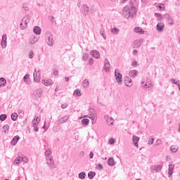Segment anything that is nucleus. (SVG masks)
<instances>
[{"instance_id": "obj_1", "label": "nucleus", "mask_w": 180, "mask_h": 180, "mask_svg": "<svg viewBox=\"0 0 180 180\" xmlns=\"http://www.w3.org/2000/svg\"><path fill=\"white\" fill-rule=\"evenodd\" d=\"M46 164L50 167V168H54V160H53V156H51V150H46L45 151Z\"/></svg>"}, {"instance_id": "obj_2", "label": "nucleus", "mask_w": 180, "mask_h": 180, "mask_svg": "<svg viewBox=\"0 0 180 180\" xmlns=\"http://www.w3.org/2000/svg\"><path fill=\"white\" fill-rule=\"evenodd\" d=\"M122 15L124 16V18L129 19V18H133L136 13H131V8H130L129 6H126L123 8Z\"/></svg>"}, {"instance_id": "obj_3", "label": "nucleus", "mask_w": 180, "mask_h": 180, "mask_svg": "<svg viewBox=\"0 0 180 180\" xmlns=\"http://www.w3.org/2000/svg\"><path fill=\"white\" fill-rule=\"evenodd\" d=\"M46 42L47 43L48 46H50L51 47L54 46V39L53 38V34L49 31L46 33Z\"/></svg>"}, {"instance_id": "obj_4", "label": "nucleus", "mask_w": 180, "mask_h": 180, "mask_svg": "<svg viewBox=\"0 0 180 180\" xmlns=\"http://www.w3.org/2000/svg\"><path fill=\"white\" fill-rule=\"evenodd\" d=\"M30 22V17L29 15L25 16L21 20L20 27L22 30H25L27 27V23Z\"/></svg>"}, {"instance_id": "obj_5", "label": "nucleus", "mask_w": 180, "mask_h": 180, "mask_svg": "<svg viewBox=\"0 0 180 180\" xmlns=\"http://www.w3.org/2000/svg\"><path fill=\"white\" fill-rule=\"evenodd\" d=\"M115 77L118 85H122V84L123 83V76L122 75V74H120V70H119L118 69H115Z\"/></svg>"}, {"instance_id": "obj_6", "label": "nucleus", "mask_w": 180, "mask_h": 180, "mask_svg": "<svg viewBox=\"0 0 180 180\" xmlns=\"http://www.w3.org/2000/svg\"><path fill=\"white\" fill-rule=\"evenodd\" d=\"M129 5L131 8V13H137V8H136L138 5L137 0H130Z\"/></svg>"}, {"instance_id": "obj_7", "label": "nucleus", "mask_w": 180, "mask_h": 180, "mask_svg": "<svg viewBox=\"0 0 180 180\" xmlns=\"http://www.w3.org/2000/svg\"><path fill=\"white\" fill-rule=\"evenodd\" d=\"M90 115L89 116H84V117H89V119H91L94 122H96V113L95 112V110L94 109L89 110Z\"/></svg>"}, {"instance_id": "obj_8", "label": "nucleus", "mask_w": 180, "mask_h": 180, "mask_svg": "<svg viewBox=\"0 0 180 180\" xmlns=\"http://www.w3.org/2000/svg\"><path fill=\"white\" fill-rule=\"evenodd\" d=\"M39 122L40 120L39 119V117H37L32 120V126L34 131H39V127L37 126L39 125Z\"/></svg>"}, {"instance_id": "obj_9", "label": "nucleus", "mask_w": 180, "mask_h": 180, "mask_svg": "<svg viewBox=\"0 0 180 180\" xmlns=\"http://www.w3.org/2000/svg\"><path fill=\"white\" fill-rule=\"evenodd\" d=\"M40 69H35L34 72V80L35 82H39L40 81Z\"/></svg>"}, {"instance_id": "obj_10", "label": "nucleus", "mask_w": 180, "mask_h": 180, "mask_svg": "<svg viewBox=\"0 0 180 180\" xmlns=\"http://www.w3.org/2000/svg\"><path fill=\"white\" fill-rule=\"evenodd\" d=\"M103 70L105 72H109L110 71V63L108 59H105L104 61Z\"/></svg>"}, {"instance_id": "obj_11", "label": "nucleus", "mask_w": 180, "mask_h": 180, "mask_svg": "<svg viewBox=\"0 0 180 180\" xmlns=\"http://www.w3.org/2000/svg\"><path fill=\"white\" fill-rule=\"evenodd\" d=\"M141 86H143V88H146V91H151V89H153V84L151 83L147 84V82L146 83L142 82Z\"/></svg>"}, {"instance_id": "obj_12", "label": "nucleus", "mask_w": 180, "mask_h": 180, "mask_svg": "<svg viewBox=\"0 0 180 180\" xmlns=\"http://www.w3.org/2000/svg\"><path fill=\"white\" fill-rule=\"evenodd\" d=\"M8 39V37L6 36V34H3L2 36V39H1V46L3 49H6V40Z\"/></svg>"}, {"instance_id": "obj_13", "label": "nucleus", "mask_w": 180, "mask_h": 180, "mask_svg": "<svg viewBox=\"0 0 180 180\" xmlns=\"http://www.w3.org/2000/svg\"><path fill=\"white\" fill-rule=\"evenodd\" d=\"M150 169H151L152 172H154V171L155 172H160V171H161V169H162V165H153V166H151Z\"/></svg>"}, {"instance_id": "obj_14", "label": "nucleus", "mask_w": 180, "mask_h": 180, "mask_svg": "<svg viewBox=\"0 0 180 180\" xmlns=\"http://www.w3.org/2000/svg\"><path fill=\"white\" fill-rule=\"evenodd\" d=\"M68 119H70V115H65L58 120V124H63V123H66V122H68Z\"/></svg>"}, {"instance_id": "obj_15", "label": "nucleus", "mask_w": 180, "mask_h": 180, "mask_svg": "<svg viewBox=\"0 0 180 180\" xmlns=\"http://www.w3.org/2000/svg\"><path fill=\"white\" fill-rule=\"evenodd\" d=\"M174 168H175V165H173L172 162H169V169H168V174L169 177L171 176V175H172V174H174Z\"/></svg>"}, {"instance_id": "obj_16", "label": "nucleus", "mask_w": 180, "mask_h": 180, "mask_svg": "<svg viewBox=\"0 0 180 180\" xmlns=\"http://www.w3.org/2000/svg\"><path fill=\"white\" fill-rule=\"evenodd\" d=\"M42 84L45 85V86H51L53 85V80L51 79H46L42 80Z\"/></svg>"}, {"instance_id": "obj_17", "label": "nucleus", "mask_w": 180, "mask_h": 180, "mask_svg": "<svg viewBox=\"0 0 180 180\" xmlns=\"http://www.w3.org/2000/svg\"><path fill=\"white\" fill-rule=\"evenodd\" d=\"M164 27H165V25L162 22L158 23V25L156 26V29H157L158 32H159L160 33H161V32H162V30H164Z\"/></svg>"}, {"instance_id": "obj_18", "label": "nucleus", "mask_w": 180, "mask_h": 180, "mask_svg": "<svg viewBox=\"0 0 180 180\" xmlns=\"http://www.w3.org/2000/svg\"><path fill=\"white\" fill-rule=\"evenodd\" d=\"M140 141V138L139 136H133L132 141L135 146V147H139V141Z\"/></svg>"}, {"instance_id": "obj_19", "label": "nucleus", "mask_w": 180, "mask_h": 180, "mask_svg": "<svg viewBox=\"0 0 180 180\" xmlns=\"http://www.w3.org/2000/svg\"><path fill=\"white\" fill-rule=\"evenodd\" d=\"M20 139V137H19V136L17 135L14 136L11 141V146H16V143H18V141H19Z\"/></svg>"}, {"instance_id": "obj_20", "label": "nucleus", "mask_w": 180, "mask_h": 180, "mask_svg": "<svg viewBox=\"0 0 180 180\" xmlns=\"http://www.w3.org/2000/svg\"><path fill=\"white\" fill-rule=\"evenodd\" d=\"M91 54L94 58H99V57H101V54H99V52L96 50L91 51Z\"/></svg>"}, {"instance_id": "obj_21", "label": "nucleus", "mask_w": 180, "mask_h": 180, "mask_svg": "<svg viewBox=\"0 0 180 180\" xmlns=\"http://www.w3.org/2000/svg\"><path fill=\"white\" fill-rule=\"evenodd\" d=\"M165 17L167 18L169 25H174V19H172V18H171L169 14H165Z\"/></svg>"}, {"instance_id": "obj_22", "label": "nucleus", "mask_w": 180, "mask_h": 180, "mask_svg": "<svg viewBox=\"0 0 180 180\" xmlns=\"http://www.w3.org/2000/svg\"><path fill=\"white\" fill-rule=\"evenodd\" d=\"M141 46V40L138 39L134 41V48L139 49Z\"/></svg>"}, {"instance_id": "obj_23", "label": "nucleus", "mask_w": 180, "mask_h": 180, "mask_svg": "<svg viewBox=\"0 0 180 180\" xmlns=\"http://www.w3.org/2000/svg\"><path fill=\"white\" fill-rule=\"evenodd\" d=\"M33 32L35 34H41V28H40V27H34V29H33Z\"/></svg>"}, {"instance_id": "obj_24", "label": "nucleus", "mask_w": 180, "mask_h": 180, "mask_svg": "<svg viewBox=\"0 0 180 180\" xmlns=\"http://www.w3.org/2000/svg\"><path fill=\"white\" fill-rule=\"evenodd\" d=\"M82 9L84 13V15H88L89 13V7L86 5H83Z\"/></svg>"}, {"instance_id": "obj_25", "label": "nucleus", "mask_w": 180, "mask_h": 180, "mask_svg": "<svg viewBox=\"0 0 180 180\" xmlns=\"http://www.w3.org/2000/svg\"><path fill=\"white\" fill-rule=\"evenodd\" d=\"M115 122V120L112 117H108L106 120V123L108 126H113V122Z\"/></svg>"}, {"instance_id": "obj_26", "label": "nucleus", "mask_w": 180, "mask_h": 180, "mask_svg": "<svg viewBox=\"0 0 180 180\" xmlns=\"http://www.w3.org/2000/svg\"><path fill=\"white\" fill-rule=\"evenodd\" d=\"M139 75V71L137 70H131L129 72V77H137V75Z\"/></svg>"}, {"instance_id": "obj_27", "label": "nucleus", "mask_w": 180, "mask_h": 180, "mask_svg": "<svg viewBox=\"0 0 180 180\" xmlns=\"http://www.w3.org/2000/svg\"><path fill=\"white\" fill-rule=\"evenodd\" d=\"M108 164L110 167H113L116 163L115 162V160H113V158H110L108 160Z\"/></svg>"}, {"instance_id": "obj_28", "label": "nucleus", "mask_w": 180, "mask_h": 180, "mask_svg": "<svg viewBox=\"0 0 180 180\" xmlns=\"http://www.w3.org/2000/svg\"><path fill=\"white\" fill-rule=\"evenodd\" d=\"M20 162H22V157L18 156V157L16 158V159L15 160L13 164H14V165H19V164H20Z\"/></svg>"}, {"instance_id": "obj_29", "label": "nucleus", "mask_w": 180, "mask_h": 180, "mask_svg": "<svg viewBox=\"0 0 180 180\" xmlns=\"http://www.w3.org/2000/svg\"><path fill=\"white\" fill-rule=\"evenodd\" d=\"M3 133H4V134H8V133H9V125L5 124L3 127Z\"/></svg>"}, {"instance_id": "obj_30", "label": "nucleus", "mask_w": 180, "mask_h": 180, "mask_svg": "<svg viewBox=\"0 0 180 180\" xmlns=\"http://www.w3.org/2000/svg\"><path fill=\"white\" fill-rule=\"evenodd\" d=\"M134 32H136V33H139V34H143V33H144V31H143V29L140 27H135Z\"/></svg>"}, {"instance_id": "obj_31", "label": "nucleus", "mask_w": 180, "mask_h": 180, "mask_svg": "<svg viewBox=\"0 0 180 180\" xmlns=\"http://www.w3.org/2000/svg\"><path fill=\"white\" fill-rule=\"evenodd\" d=\"M82 126H88L89 124V119L84 118L82 120Z\"/></svg>"}, {"instance_id": "obj_32", "label": "nucleus", "mask_w": 180, "mask_h": 180, "mask_svg": "<svg viewBox=\"0 0 180 180\" xmlns=\"http://www.w3.org/2000/svg\"><path fill=\"white\" fill-rule=\"evenodd\" d=\"M95 175H96V173H95V172H89L88 173V177L89 179H94V176H95Z\"/></svg>"}, {"instance_id": "obj_33", "label": "nucleus", "mask_w": 180, "mask_h": 180, "mask_svg": "<svg viewBox=\"0 0 180 180\" xmlns=\"http://www.w3.org/2000/svg\"><path fill=\"white\" fill-rule=\"evenodd\" d=\"M82 85L84 88H88L89 86V81L85 79L83 82Z\"/></svg>"}, {"instance_id": "obj_34", "label": "nucleus", "mask_w": 180, "mask_h": 180, "mask_svg": "<svg viewBox=\"0 0 180 180\" xmlns=\"http://www.w3.org/2000/svg\"><path fill=\"white\" fill-rule=\"evenodd\" d=\"M5 85H6V79L0 78V86H5Z\"/></svg>"}, {"instance_id": "obj_35", "label": "nucleus", "mask_w": 180, "mask_h": 180, "mask_svg": "<svg viewBox=\"0 0 180 180\" xmlns=\"http://www.w3.org/2000/svg\"><path fill=\"white\" fill-rule=\"evenodd\" d=\"M85 176H86L85 172H82L79 174V179H85Z\"/></svg>"}, {"instance_id": "obj_36", "label": "nucleus", "mask_w": 180, "mask_h": 180, "mask_svg": "<svg viewBox=\"0 0 180 180\" xmlns=\"http://www.w3.org/2000/svg\"><path fill=\"white\" fill-rule=\"evenodd\" d=\"M30 75L28 74H26L24 76V81L26 82V84H30V80L29 79Z\"/></svg>"}, {"instance_id": "obj_37", "label": "nucleus", "mask_w": 180, "mask_h": 180, "mask_svg": "<svg viewBox=\"0 0 180 180\" xmlns=\"http://www.w3.org/2000/svg\"><path fill=\"white\" fill-rule=\"evenodd\" d=\"M125 85L127 86H131V85H133V83H131V79L129 78L128 80H125Z\"/></svg>"}, {"instance_id": "obj_38", "label": "nucleus", "mask_w": 180, "mask_h": 180, "mask_svg": "<svg viewBox=\"0 0 180 180\" xmlns=\"http://www.w3.org/2000/svg\"><path fill=\"white\" fill-rule=\"evenodd\" d=\"M170 150L172 151V153H176V151H178V146H172L170 147Z\"/></svg>"}, {"instance_id": "obj_39", "label": "nucleus", "mask_w": 180, "mask_h": 180, "mask_svg": "<svg viewBox=\"0 0 180 180\" xmlns=\"http://www.w3.org/2000/svg\"><path fill=\"white\" fill-rule=\"evenodd\" d=\"M111 33H112V34H119V29L116 27L111 29Z\"/></svg>"}, {"instance_id": "obj_40", "label": "nucleus", "mask_w": 180, "mask_h": 180, "mask_svg": "<svg viewBox=\"0 0 180 180\" xmlns=\"http://www.w3.org/2000/svg\"><path fill=\"white\" fill-rule=\"evenodd\" d=\"M11 119L13 120V122H15V120H18V114L16 112H14L11 115Z\"/></svg>"}, {"instance_id": "obj_41", "label": "nucleus", "mask_w": 180, "mask_h": 180, "mask_svg": "<svg viewBox=\"0 0 180 180\" xmlns=\"http://www.w3.org/2000/svg\"><path fill=\"white\" fill-rule=\"evenodd\" d=\"M22 8L25 12H29V6H27V4H23Z\"/></svg>"}, {"instance_id": "obj_42", "label": "nucleus", "mask_w": 180, "mask_h": 180, "mask_svg": "<svg viewBox=\"0 0 180 180\" xmlns=\"http://www.w3.org/2000/svg\"><path fill=\"white\" fill-rule=\"evenodd\" d=\"M6 117H8V116L6 114H1L0 115L1 122H4V120H6Z\"/></svg>"}, {"instance_id": "obj_43", "label": "nucleus", "mask_w": 180, "mask_h": 180, "mask_svg": "<svg viewBox=\"0 0 180 180\" xmlns=\"http://www.w3.org/2000/svg\"><path fill=\"white\" fill-rule=\"evenodd\" d=\"M74 95H76V96H81V95H82L81 94V90L79 89H76L75 91H74Z\"/></svg>"}, {"instance_id": "obj_44", "label": "nucleus", "mask_w": 180, "mask_h": 180, "mask_svg": "<svg viewBox=\"0 0 180 180\" xmlns=\"http://www.w3.org/2000/svg\"><path fill=\"white\" fill-rule=\"evenodd\" d=\"M89 56L88 55V53H85L83 54V57H82V60L83 61H86V60H88Z\"/></svg>"}, {"instance_id": "obj_45", "label": "nucleus", "mask_w": 180, "mask_h": 180, "mask_svg": "<svg viewBox=\"0 0 180 180\" xmlns=\"http://www.w3.org/2000/svg\"><path fill=\"white\" fill-rule=\"evenodd\" d=\"M22 161H23L25 163L28 162L29 158H27V157L25 156L21 157V162Z\"/></svg>"}, {"instance_id": "obj_46", "label": "nucleus", "mask_w": 180, "mask_h": 180, "mask_svg": "<svg viewBox=\"0 0 180 180\" xmlns=\"http://www.w3.org/2000/svg\"><path fill=\"white\" fill-rule=\"evenodd\" d=\"M37 42V38L34 37L30 41V44H34V43Z\"/></svg>"}, {"instance_id": "obj_47", "label": "nucleus", "mask_w": 180, "mask_h": 180, "mask_svg": "<svg viewBox=\"0 0 180 180\" xmlns=\"http://www.w3.org/2000/svg\"><path fill=\"white\" fill-rule=\"evenodd\" d=\"M96 169H103V166L102 165V164L98 163L96 165Z\"/></svg>"}, {"instance_id": "obj_48", "label": "nucleus", "mask_w": 180, "mask_h": 180, "mask_svg": "<svg viewBox=\"0 0 180 180\" xmlns=\"http://www.w3.org/2000/svg\"><path fill=\"white\" fill-rule=\"evenodd\" d=\"M162 143V141H161V139H158L155 142V146H160Z\"/></svg>"}, {"instance_id": "obj_49", "label": "nucleus", "mask_w": 180, "mask_h": 180, "mask_svg": "<svg viewBox=\"0 0 180 180\" xmlns=\"http://www.w3.org/2000/svg\"><path fill=\"white\" fill-rule=\"evenodd\" d=\"M28 56L29 58H33V57H34V53H33V51L29 52Z\"/></svg>"}, {"instance_id": "obj_50", "label": "nucleus", "mask_w": 180, "mask_h": 180, "mask_svg": "<svg viewBox=\"0 0 180 180\" xmlns=\"http://www.w3.org/2000/svg\"><path fill=\"white\" fill-rule=\"evenodd\" d=\"M153 143H154V138H150V139H149V140H148V144H149L150 146H151V144H153Z\"/></svg>"}, {"instance_id": "obj_51", "label": "nucleus", "mask_w": 180, "mask_h": 180, "mask_svg": "<svg viewBox=\"0 0 180 180\" xmlns=\"http://www.w3.org/2000/svg\"><path fill=\"white\" fill-rule=\"evenodd\" d=\"M35 96L37 98H40L41 96V91H39L36 94H35Z\"/></svg>"}, {"instance_id": "obj_52", "label": "nucleus", "mask_w": 180, "mask_h": 180, "mask_svg": "<svg viewBox=\"0 0 180 180\" xmlns=\"http://www.w3.org/2000/svg\"><path fill=\"white\" fill-rule=\"evenodd\" d=\"M158 7L160 9V11H165V6L164 4H160Z\"/></svg>"}, {"instance_id": "obj_53", "label": "nucleus", "mask_w": 180, "mask_h": 180, "mask_svg": "<svg viewBox=\"0 0 180 180\" xmlns=\"http://www.w3.org/2000/svg\"><path fill=\"white\" fill-rule=\"evenodd\" d=\"M132 67H137V61L134 60L131 63Z\"/></svg>"}, {"instance_id": "obj_54", "label": "nucleus", "mask_w": 180, "mask_h": 180, "mask_svg": "<svg viewBox=\"0 0 180 180\" xmlns=\"http://www.w3.org/2000/svg\"><path fill=\"white\" fill-rule=\"evenodd\" d=\"M89 64L90 65H92L94 64V59L92 58H89Z\"/></svg>"}, {"instance_id": "obj_55", "label": "nucleus", "mask_w": 180, "mask_h": 180, "mask_svg": "<svg viewBox=\"0 0 180 180\" xmlns=\"http://www.w3.org/2000/svg\"><path fill=\"white\" fill-rule=\"evenodd\" d=\"M175 85H177L179 86V89L180 91V82H179V80L176 81Z\"/></svg>"}, {"instance_id": "obj_56", "label": "nucleus", "mask_w": 180, "mask_h": 180, "mask_svg": "<svg viewBox=\"0 0 180 180\" xmlns=\"http://www.w3.org/2000/svg\"><path fill=\"white\" fill-rule=\"evenodd\" d=\"M110 144H115V139H110L109 141Z\"/></svg>"}, {"instance_id": "obj_57", "label": "nucleus", "mask_w": 180, "mask_h": 180, "mask_svg": "<svg viewBox=\"0 0 180 180\" xmlns=\"http://www.w3.org/2000/svg\"><path fill=\"white\" fill-rule=\"evenodd\" d=\"M103 33H105V29L101 28V29L100 30V34H103Z\"/></svg>"}, {"instance_id": "obj_58", "label": "nucleus", "mask_w": 180, "mask_h": 180, "mask_svg": "<svg viewBox=\"0 0 180 180\" xmlns=\"http://www.w3.org/2000/svg\"><path fill=\"white\" fill-rule=\"evenodd\" d=\"M89 158H91V159L94 158V153L93 152H90Z\"/></svg>"}, {"instance_id": "obj_59", "label": "nucleus", "mask_w": 180, "mask_h": 180, "mask_svg": "<svg viewBox=\"0 0 180 180\" xmlns=\"http://www.w3.org/2000/svg\"><path fill=\"white\" fill-rule=\"evenodd\" d=\"M84 155H85V153L84 151H81L79 153V156L80 157H84Z\"/></svg>"}, {"instance_id": "obj_60", "label": "nucleus", "mask_w": 180, "mask_h": 180, "mask_svg": "<svg viewBox=\"0 0 180 180\" xmlns=\"http://www.w3.org/2000/svg\"><path fill=\"white\" fill-rule=\"evenodd\" d=\"M139 53V51L137 50H134L133 51V54L134 56H137V53Z\"/></svg>"}, {"instance_id": "obj_61", "label": "nucleus", "mask_w": 180, "mask_h": 180, "mask_svg": "<svg viewBox=\"0 0 180 180\" xmlns=\"http://www.w3.org/2000/svg\"><path fill=\"white\" fill-rule=\"evenodd\" d=\"M53 75H56V76L58 75V70H54Z\"/></svg>"}, {"instance_id": "obj_62", "label": "nucleus", "mask_w": 180, "mask_h": 180, "mask_svg": "<svg viewBox=\"0 0 180 180\" xmlns=\"http://www.w3.org/2000/svg\"><path fill=\"white\" fill-rule=\"evenodd\" d=\"M170 82H172V84H176V81L175 80V79H171Z\"/></svg>"}, {"instance_id": "obj_63", "label": "nucleus", "mask_w": 180, "mask_h": 180, "mask_svg": "<svg viewBox=\"0 0 180 180\" xmlns=\"http://www.w3.org/2000/svg\"><path fill=\"white\" fill-rule=\"evenodd\" d=\"M61 108L62 109H65V108H67V104H62Z\"/></svg>"}, {"instance_id": "obj_64", "label": "nucleus", "mask_w": 180, "mask_h": 180, "mask_svg": "<svg viewBox=\"0 0 180 180\" xmlns=\"http://www.w3.org/2000/svg\"><path fill=\"white\" fill-rule=\"evenodd\" d=\"M101 36H102L104 40H106V34L105 33H103V34H101Z\"/></svg>"}]
</instances>
